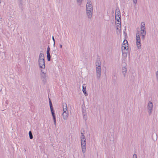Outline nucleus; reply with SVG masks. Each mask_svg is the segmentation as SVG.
<instances>
[{
    "label": "nucleus",
    "instance_id": "nucleus-8",
    "mask_svg": "<svg viewBox=\"0 0 158 158\" xmlns=\"http://www.w3.org/2000/svg\"><path fill=\"white\" fill-rule=\"evenodd\" d=\"M57 50L55 49L53 50L51 52V56L54 59H56L57 58Z\"/></svg>",
    "mask_w": 158,
    "mask_h": 158
},
{
    "label": "nucleus",
    "instance_id": "nucleus-37",
    "mask_svg": "<svg viewBox=\"0 0 158 158\" xmlns=\"http://www.w3.org/2000/svg\"><path fill=\"white\" fill-rule=\"evenodd\" d=\"M77 2H81L82 0H77Z\"/></svg>",
    "mask_w": 158,
    "mask_h": 158
},
{
    "label": "nucleus",
    "instance_id": "nucleus-35",
    "mask_svg": "<svg viewBox=\"0 0 158 158\" xmlns=\"http://www.w3.org/2000/svg\"><path fill=\"white\" fill-rule=\"evenodd\" d=\"M156 76L157 78H158V71H157L156 72Z\"/></svg>",
    "mask_w": 158,
    "mask_h": 158
},
{
    "label": "nucleus",
    "instance_id": "nucleus-47",
    "mask_svg": "<svg viewBox=\"0 0 158 158\" xmlns=\"http://www.w3.org/2000/svg\"><path fill=\"white\" fill-rule=\"evenodd\" d=\"M123 46H125V45H123Z\"/></svg>",
    "mask_w": 158,
    "mask_h": 158
},
{
    "label": "nucleus",
    "instance_id": "nucleus-41",
    "mask_svg": "<svg viewBox=\"0 0 158 158\" xmlns=\"http://www.w3.org/2000/svg\"><path fill=\"white\" fill-rule=\"evenodd\" d=\"M62 46L61 44H60V48H62Z\"/></svg>",
    "mask_w": 158,
    "mask_h": 158
},
{
    "label": "nucleus",
    "instance_id": "nucleus-31",
    "mask_svg": "<svg viewBox=\"0 0 158 158\" xmlns=\"http://www.w3.org/2000/svg\"><path fill=\"white\" fill-rule=\"evenodd\" d=\"M86 110H84V109L83 108V111H82V112H83V115H84V114H86V111H85Z\"/></svg>",
    "mask_w": 158,
    "mask_h": 158
},
{
    "label": "nucleus",
    "instance_id": "nucleus-12",
    "mask_svg": "<svg viewBox=\"0 0 158 158\" xmlns=\"http://www.w3.org/2000/svg\"><path fill=\"white\" fill-rule=\"evenodd\" d=\"M115 16H117V17L121 18L120 12L119 9H116L115 10Z\"/></svg>",
    "mask_w": 158,
    "mask_h": 158
},
{
    "label": "nucleus",
    "instance_id": "nucleus-6",
    "mask_svg": "<svg viewBox=\"0 0 158 158\" xmlns=\"http://www.w3.org/2000/svg\"><path fill=\"white\" fill-rule=\"evenodd\" d=\"M50 48L49 46H48L47 50V57L48 61L51 60V56L50 53Z\"/></svg>",
    "mask_w": 158,
    "mask_h": 158
},
{
    "label": "nucleus",
    "instance_id": "nucleus-3",
    "mask_svg": "<svg viewBox=\"0 0 158 158\" xmlns=\"http://www.w3.org/2000/svg\"><path fill=\"white\" fill-rule=\"evenodd\" d=\"M81 147L82 148V151L84 153L86 151V139H83L81 140Z\"/></svg>",
    "mask_w": 158,
    "mask_h": 158
},
{
    "label": "nucleus",
    "instance_id": "nucleus-45",
    "mask_svg": "<svg viewBox=\"0 0 158 158\" xmlns=\"http://www.w3.org/2000/svg\"><path fill=\"white\" fill-rule=\"evenodd\" d=\"M117 30H118L119 31V29L118 27H117Z\"/></svg>",
    "mask_w": 158,
    "mask_h": 158
},
{
    "label": "nucleus",
    "instance_id": "nucleus-29",
    "mask_svg": "<svg viewBox=\"0 0 158 158\" xmlns=\"http://www.w3.org/2000/svg\"><path fill=\"white\" fill-rule=\"evenodd\" d=\"M85 136L84 135H81V139L82 140L83 139H85Z\"/></svg>",
    "mask_w": 158,
    "mask_h": 158
},
{
    "label": "nucleus",
    "instance_id": "nucleus-4",
    "mask_svg": "<svg viewBox=\"0 0 158 158\" xmlns=\"http://www.w3.org/2000/svg\"><path fill=\"white\" fill-rule=\"evenodd\" d=\"M153 108V106L152 103L150 101L149 102L147 105V108L149 115H150L152 113Z\"/></svg>",
    "mask_w": 158,
    "mask_h": 158
},
{
    "label": "nucleus",
    "instance_id": "nucleus-43",
    "mask_svg": "<svg viewBox=\"0 0 158 158\" xmlns=\"http://www.w3.org/2000/svg\"><path fill=\"white\" fill-rule=\"evenodd\" d=\"M84 135V133H82L81 132V135Z\"/></svg>",
    "mask_w": 158,
    "mask_h": 158
},
{
    "label": "nucleus",
    "instance_id": "nucleus-10",
    "mask_svg": "<svg viewBox=\"0 0 158 158\" xmlns=\"http://www.w3.org/2000/svg\"><path fill=\"white\" fill-rule=\"evenodd\" d=\"M62 115L63 119L64 120H67L69 116L68 111H67V112H65V110L64 111V112H63L62 114Z\"/></svg>",
    "mask_w": 158,
    "mask_h": 158
},
{
    "label": "nucleus",
    "instance_id": "nucleus-21",
    "mask_svg": "<svg viewBox=\"0 0 158 158\" xmlns=\"http://www.w3.org/2000/svg\"><path fill=\"white\" fill-rule=\"evenodd\" d=\"M92 3L91 1H90L89 3H87L86 4V7L88 8H93V6L92 5Z\"/></svg>",
    "mask_w": 158,
    "mask_h": 158
},
{
    "label": "nucleus",
    "instance_id": "nucleus-26",
    "mask_svg": "<svg viewBox=\"0 0 158 158\" xmlns=\"http://www.w3.org/2000/svg\"><path fill=\"white\" fill-rule=\"evenodd\" d=\"M115 19L116 21H117L118 22H120L121 21V18H120L117 17V16H115Z\"/></svg>",
    "mask_w": 158,
    "mask_h": 158
},
{
    "label": "nucleus",
    "instance_id": "nucleus-13",
    "mask_svg": "<svg viewBox=\"0 0 158 158\" xmlns=\"http://www.w3.org/2000/svg\"><path fill=\"white\" fill-rule=\"evenodd\" d=\"M18 3L19 8L22 10H23V3L22 0H18Z\"/></svg>",
    "mask_w": 158,
    "mask_h": 158
},
{
    "label": "nucleus",
    "instance_id": "nucleus-18",
    "mask_svg": "<svg viewBox=\"0 0 158 158\" xmlns=\"http://www.w3.org/2000/svg\"><path fill=\"white\" fill-rule=\"evenodd\" d=\"M51 112L52 113V116L53 117V121H56V115L55 113L54 110H51Z\"/></svg>",
    "mask_w": 158,
    "mask_h": 158
},
{
    "label": "nucleus",
    "instance_id": "nucleus-9",
    "mask_svg": "<svg viewBox=\"0 0 158 158\" xmlns=\"http://www.w3.org/2000/svg\"><path fill=\"white\" fill-rule=\"evenodd\" d=\"M86 14L88 18L89 19H91L92 16V12L93 10H86Z\"/></svg>",
    "mask_w": 158,
    "mask_h": 158
},
{
    "label": "nucleus",
    "instance_id": "nucleus-5",
    "mask_svg": "<svg viewBox=\"0 0 158 158\" xmlns=\"http://www.w3.org/2000/svg\"><path fill=\"white\" fill-rule=\"evenodd\" d=\"M123 45H125V46H123L121 47V49H126V51H127V50L128 49V43L127 41V40H124L123 42Z\"/></svg>",
    "mask_w": 158,
    "mask_h": 158
},
{
    "label": "nucleus",
    "instance_id": "nucleus-33",
    "mask_svg": "<svg viewBox=\"0 0 158 158\" xmlns=\"http://www.w3.org/2000/svg\"><path fill=\"white\" fill-rule=\"evenodd\" d=\"M93 10V8H88L86 7V10Z\"/></svg>",
    "mask_w": 158,
    "mask_h": 158
},
{
    "label": "nucleus",
    "instance_id": "nucleus-40",
    "mask_svg": "<svg viewBox=\"0 0 158 158\" xmlns=\"http://www.w3.org/2000/svg\"><path fill=\"white\" fill-rule=\"evenodd\" d=\"M52 40H53V42H54V41H55V39L54 37V36H52Z\"/></svg>",
    "mask_w": 158,
    "mask_h": 158
},
{
    "label": "nucleus",
    "instance_id": "nucleus-22",
    "mask_svg": "<svg viewBox=\"0 0 158 158\" xmlns=\"http://www.w3.org/2000/svg\"><path fill=\"white\" fill-rule=\"evenodd\" d=\"M145 29V23L143 22L141 23V29Z\"/></svg>",
    "mask_w": 158,
    "mask_h": 158
},
{
    "label": "nucleus",
    "instance_id": "nucleus-32",
    "mask_svg": "<svg viewBox=\"0 0 158 158\" xmlns=\"http://www.w3.org/2000/svg\"><path fill=\"white\" fill-rule=\"evenodd\" d=\"M133 158H137L136 154H134L133 155Z\"/></svg>",
    "mask_w": 158,
    "mask_h": 158
},
{
    "label": "nucleus",
    "instance_id": "nucleus-34",
    "mask_svg": "<svg viewBox=\"0 0 158 158\" xmlns=\"http://www.w3.org/2000/svg\"><path fill=\"white\" fill-rule=\"evenodd\" d=\"M137 0H133V2L136 5L137 3Z\"/></svg>",
    "mask_w": 158,
    "mask_h": 158
},
{
    "label": "nucleus",
    "instance_id": "nucleus-23",
    "mask_svg": "<svg viewBox=\"0 0 158 158\" xmlns=\"http://www.w3.org/2000/svg\"><path fill=\"white\" fill-rule=\"evenodd\" d=\"M65 105L64 106V105H63V109L64 112V111L65 110V112H67V106L66 103H65Z\"/></svg>",
    "mask_w": 158,
    "mask_h": 158
},
{
    "label": "nucleus",
    "instance_id": "nucleus-27",
    "mask_svg": "<svg viewBox=\"0 0 158 158\" xmlns=\"http://www.w3.org/2000/svg\"><path fill=\"white\" fill-rule=\"evenodd\" d=\"M83 119H84L85 121H86L87 119V114H84V115H83Z\"/></svg>",
    "mask_w": 158,
    "mask_h": 158
},
{
    "label": "nucleus",
    "instance_id": "nucleus-46",
    "mask_svg": "<svg viewBox=\"0 0 158 158\" xmlns=\"http://www.w3.org/2000/svg\"><path fill=\"white\" fill-rule=\"evenodd\" d=\"M24 150L25 152H26V150L25 148L24 149Z\"/></svg>",
    "mask_w": 158,
    "mask_h": 158
},
{
    "label": "nucleus",
    "instance_id": "nucleus-11",
    "mask_svg": "<svg viewBox=\"0 0 158 158\" xmlns=\"http://www.w3.org/2000/svg\"><path fill=\"white\" fill-rule=\"evenodd\" d=\"M6 58L5 54L4 52H0V59L2 60H4Z\"/></svg>",
    "mask_w": 158,
    "mask_h": 158
},
{
    "label": "nucleus",
    "instance_id": "nucleus-14",
    "mask_svg": "<svg viewBox=\"0 0 158 158\" xmlns=\"http://www.w3.org/2000/svg\"><path fill=\"white\" fill-rule=\"evenodd\" d=\"M44 60V54L42 53H40L39 56V61Z\"/></svg>",
    "mask_w": 158,
    "mask_h": 158
},
{
    "label": "nucleus",
    "instance_id": "nucleus-15",
    "mask_svg": "<svg viewBox=\"0 0 158 158\" xmlns=\"http://www.w3.org/2000/svg\"><path fill=\"white\" fill-rule=\"evenodd\" d=\"M82 91L85 96L88 95V94L86 92V86L85 84L83 85L82 86Z\"/></svg>",
    "mask_w": 158,
    "mask_h": 158
},
{
    "label": "nucleus",
    "instance_id": "nucleus-17",
    "mask_svg": "<svg viewBox=\"0 0 158 158\" xmlns=\"http://www.w3.org/2000/svg\"><path fill=\"white\" fill-rule=\"evenodd\" d=\"M127 68L125 67H123L122 69V72L124 77H125L126 74L127 72Z\"/></svg>",
    "mask_w": 158,
    "mask_h": 158
},
{
    "label": "nucleus",
    "instance_id": "nucleus-44",
    "mask_svg": "<svg viewBox=\"0 0 158 158\" xmlns=\"http://www.w3.org/2000/svg\"><path fill=\"white\" fill-rule=\"evenodd\" d=\"M87 1H88V2L87 3H89V2L91 1V0H87Z\"/></svg>",
    "mask_w": 158,
    "mask_h": 158
},
{
    "label": "nucleus",
    "instance_id": "nucleus-36",
    "mask_svg": "<svg viewBox=\"0 0 158 158\" xmlns=\"http://www.w3.org/2000/svg\"><path fill=\"white\" fill-rule=\"evenodd\" d=\"M41 72L42 73V74H46V73H44V72L43 71V70H41Z\"/></svg>",
    "mask_w": 158,
    "mask_h": 158
},
{
    "label": "nucleus",
    "instance_id": "nucleus-2",
    "mask_svg": "<svg viewBox=\"0 0 158 158\" xmlns=\"http://www.w3.org/2000/svg\"><path fill=\"white\" fill-rule=\"evenodd\" d=\"M101 61L99 58H97L96 61L95 65L97 73V77L98 79L100 78L101 74Z\"/></svg>",
    "mask_w": 158,
    "mask_h": 158
},
{
    "label": "nucleus",
    "instance_id": "nucleus-30",
    "mask_svg": "<svg viewBox=\"0 0 158 158\" xmlns=\"http://www.w3.org/2000/svg\"><path fill=\"white\" fill-rule=\"evenodd\" d=\"M126 29H125L124 31H123L124 34L125 35V37H126V36H127V34L126 32H125Z\"/></svg>",
    "mask_w": 158,
    "mask_h": 158
},
{
    "label": "nucleus",
    "instance_id": "nucleus-16",
    "mask_svg": "<svg viewBox=\"0 0 158 158\" xmlns=\"http://www.w3.org/2000/svg\"><path fill=\"white\" fill-rule=\"evenodd\" d=\"M41 79L44 82L46 81V74H41Z\"/></svg>",
    "mask_w": 158,
    "mask_h": 158
},
{
    "label": "nucleus",
    "instance_id": "nucleus-24",
    "mask_svg": "<svg viewBox=\"0 0 158 158\" xmlns=\"http://www.w3.org/2000/svg\"><path fill=\"white\" fill-rule=\"evenodd\" d=\"M116 24H117V27H119L120 29L119 30V32H121V27L120 22V23H117L116 22Z\"/></svg>",
    "mask_w": 158,
    "mask_h": 158
},
{
    "label": "nucleus",
    "instance_id": "nucleus-39",
    "mask_svg": "<svg viewBox=\"0 0 158 158\" xmlns=\"http://www.w3.org/2000/svg\"><path fill=\"white\" fill-rule=\"evenodd\" d=\"M54 124L55 125V126H56V121H54Z\"/></svg>",
    "mask_w": 158,
    "mask_h": 158
},
{
    "label": "nucleus",
    "instance_id": "nucleus-42",
    "mask_svg": "<svg viewBox=\"0 0 158 158\" xmlns=\"http://www.w3.org/2000/svg\"><path fill=\"white\" fill-rule=\"evenodd\" d=\"M55 41H54V44H53V46H54H54H55Z\"/></svg>",
    "mask_w": 158,
    "mask_h": 158
},
{
    "label": "nucleus",
    "instance_id": "nucleus-19",
    "mask_svg": "<svg viewBox=\"0 0 158 158\" xmlns=\"http://www.w3.org/2000/svg\"><path fill=\"white\" fill-rule=\"evenodd\" d=\"M125 49H122V52L123 56L124 57H126L127 56V52H128L126 51V50H125Z\"/></svg>",
    "mask_w": 158,
    "mask_h": 158
},
{
    "label": "nucleus",
    "instance_id": "nucleus-38",
    "mask_svg": "<svg viewBox=\"0 0 158 158\" xmlns=\"http://www.w3.org/2000/svg\"><path fill=\"white\" fill-rule=\"evenodd\" d=\"M116 78V77L115 76V75H114L113 77V79H114V80H115V78Z\"/></svg>",
    "mask_w": 158,
    "mask_h": 158
},
{
    "label": "nucleus",
    "instance_id": "nucleus-28",
    "mask_svg": "<svg viewBox=\"0 0 158 158\" xmlns=\"http://www.w3.org/2000/svg\"><path fill=\"white\" fill-rule=\"evenodd\" d=\"M141 35L142 36L141 37V39L142 40H143L145 38V35H146V34H140V35Z\"/></svg>",
    "mask_w": 158,
    "mask_h": 158
},
{
    "label": "nucleus",
    "instance_id": "nucleus-20",
    "mask_svg": "<svg viewBox=\"0 0 158 158\" xmlns=\"http://www.w3.org/2000/svg\"><path fill=\"white\" fill-rule=\"evenodd\" d=\"M49 106L50 107V110H53V107L52 106V104L51 100L50 98H49Z\"/></svg>",
    "mask_w": 158,
    "mask_h": 158
},
{
    "label": "nucleus",
    "instance_id": "nucleus-7",
    "mask_svg": "<svg viewBox=\"0 0 158 158\" xmlns=\"http://www.w3.org/2000/svg\"><path fill=\"white\" fill-rule=\"evenodd\" d=\"M39 65L40 68L41 69H45V65L44 60H40L39 61Z\"/></svg>",
    "mask_w": 158,
    "mask_h": 158
},
{
    "label": "nucleus",
    "instance_id": "nucleus-1",
    "mask_svg": "<svg viewBox=\"0 0 158 158\" xmlns=\"http://www.w3.org/2000/svg\"><path fill=\"white\" fill-rule=\"evenodd\" d=\"M143 34H146L145 29H141V33L140 34L139 31H138L136 33V44L137 47L138 49H140L141 48L140 35Z\"/></svg>",
    "mask_w": 158,
    "mask_h": 158
},
{
    "label": "nucleus",
    "instance_id": "nucleus-25",
    "mask_svg": "<svg viewBox=\"0 0 158 158\" xmlns=\"http://www.w3.org/2000/svg\"><path fill=\"white\" fill-rule=\"evenodd\" d=\"M29 138L30 139H32L33 138V135L31 131H30L29 132Z\"/></svg>",
    "mask_w": 158,
    "mask_h": 158
}]
</instances>
